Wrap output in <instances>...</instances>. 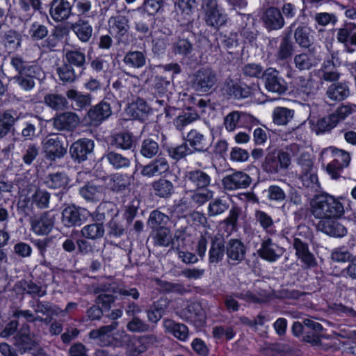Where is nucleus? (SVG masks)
Listing matches in <instances>:
<instances>
[{
  "mask_svg": "<svg viewBox=\"0 0 356 356\" xmlns=\"http://www.w3.org/2000/svg\"><path fill=\"white\" fill-rule=\"evenodd\" d=\"M21 35L12 29L6 31L2 38L3 45L9 54L16 51L21 47Z\"/></svg>",
  "mask_w": 356,
  "mask_h": 356,
  "instance_id": "a19ab883",
  "label": "nucleus"
},
{
  "mask_svg": "<svg viewBox=\"0 0 356 356\" xmlns=\"http://www.w3.org/2000/svg\"><path fill=\"white\" fill-rule=\"evenodd\" d=\"M93 149V141L83 138L72 143L70 153L74 161L81 163L88 159V156L92 152Z\"/></svg>",
  "mask_w": 356,
  "mask_h": 356,
  "instance_id": "f3484780",
  "label": "nucleus"
},
{
  "mask_svg": "<svg viewBox=\"0 0 356 356\" xmlns=\"http://www.w3.org/2000/svg\"><path fill=\"white\" fill-rule=\"evenodd\" d=\"M122 63L129 70H138L145 66L147 63V56L145 51H129L123 59Z\"/></svg>",
  "mask_w": 356,
  "mask_h": 356,
  "instance_id": "c756f323",
  "label": "nucleus"
},
{
  "mask_svg": "<svg viewBox=\"0 0 356 356\" xmlns=\"http://www.w3.org/2000/svg\"><path fill=\"white\" fill-rule=\"evenodd\" d=\"M44 102L54 110H63L67 107V101L65 97L58 94H49L44 97Z\"/></svg>",
  "mask_w": 356,
  "mask_h": 356,
  "instance_id": "774afa93",
  "label": "nucleus"
},
{
  "mask_svg": "<svg viewBox=\"0 0 356 356\" xmlns=\"http://www.w3.org/2000/svg\"><path fill=\"white\" fill-rule=\"evenodd\" d=\"M293 92L299 98L307 99L316 93L317 88L315 86V82L312 79H307L303 76H300L295 80Z\"/></svg>",
  "mask_w": 356,
  "mask_h": 356,
  "instance_id": "6ab92c4d",
  "label": "nucleus"
},
{
  "mask_svg": "<svg viewBox=\"0 0 356 356\" xmlns=\"http://www.w3.org/2000/svg\"><path fill=\"white\" fill-rule=\"evenodd\" d=\"M318 229L325 234L341 238L347 234L346 227L337 221V219H329L319 221Z\"/></svg>",
  "mask_w": 356,
  "mask_h": 356,
  "instance_id": "b1692460",
  "label": "nucleus"
},
{
  "mask_svg": "<svg viewBox=\"0 0 356 356\" xmlns=\"http://www.w3.org/2000/svg\"><path fill=\"white\" fill-rule=\"evenodd\" d=\"M293 247L296 250V256L307 267L316 265V262L314 256L309 250L307 238H302L301 232L296 234L293 241Z\"/></svg>",
  "mask_w": 356,
  "mask_h": 356,
  "instance_id": "4468645a",
  "label": "nucleus"
},
{
  "mask_svg": "<svg viewBox=\"0 0 356 356\" xmlns=\"http://www.w3.org/2000/svg\"><path fill=\"white\" fill-rule=\"evenodd\" d=\"M66 97L72 102L75 110L81 111L91 104L92 96L83 94L75 89H70L66 92Z\"/></svg>",
  "mask_w": 356,
  "mask_h": 356,
  "instance_id": "c9c22d12",
  "label": "nucleus"
},
{
  "mask_svg": "<svg viewBox=\"0 0 356 356\" xmlns=\"http://www.w3.org/2000/svg\"><path fill=\"white\" fill-rule=\"evenodd\" d=\"M49 13L55 22H63L72 15V6L67 0H52Z\"/></svg>",
  "mask_w": 356,
  "mask_h": 356,
  "instance_id": "2eb2a0df",
  "label": "nucleus"
},
{
  "mask_svg": "<svg viewBox=\"0 0 356 356\" xmlns=\"http://www.w3.org/2000/svg\"><path fill=\"white\" fill-rule=\"evenodd\" d=\"M31 307L36 314H41L47 316H58L61 312V308L58 305L47 301L36 300L31 303Z\"/></svg>",
  "mask_w": 356,
  "mask_h": 356,
  "instance_id": "58836bf2",
  "label": "nucleus"
},
{
  "mask_svg": "<svg viewBox=\"0 0 356 356\" xmlns=\"http://www.w3.org/2000/svg\"><path fill=\"white\" fill-rule=\"evenodd\" d=\"M226 254L229 259L241 261L245 255L243 243L238 239H230L225 245Z\"/></svg>",
  "mask_w": 356,
  "mask_h": 356,
  "instance_id": "f704fd0d",
  "label": "nucleus"
},
{
  "mask_svg": "<svg viewBox=\"0 0 356 356\" xmlns=\"http://www.w3.org/2000/svg\"><path fill=\"white\" fill-rule=\"evenodd\" d=\"M159 145L152 138H147L142 141L140 152L141 155L147 159H152L159 152Z\"/></svg>",
  "mask_w": 356,
  "mask_h": 356,
  "instance_id": "69168bd1",
  "label": "nucleus"
},
{
  "mask_svg": "<svg viewBox=\"0 0 356 356\" xmlns=\"http://www.w3.org/2000/svg\"><path fill=\"white\" fill-rule=\"evenodd\" d=\"M193 51L192 42L184 37H178L172 45V52L184 57L189 56Z\"/></svg>",
  "mask_w": 356,
  "mask_h": 356,
  "instance_id": "8fccbe9b",
  "label": "nucleus"
},
{
  "mask_svg": "<svg viewBox=\"0 0 356 356\" xmlns=\"http://www.w3.org/2000/svg\"><path fill=\"white\" fill-rule=\"evenodd\" d=\"M350 94L348 86L343 83L331 84L327 89L326 96L332 102H340L345 99Z\"/></svg>",
  "mask_w": 356,
  "mask_h": 356,
  "instance_id": "ea45409f",
  "label": "nucleus"
},
{
  "mask_svg": "<svg viewBox=\"0 0 356 356\" xmlns=\"http://www.w3.org/2000/svg\"><path fill=\"white\" fill-rule=\"evenodd\" d=\"M295 51L293 42L288 35H285L280 40L278 44L275 57L277 61H285L291 58Z\"/></svg>",
  "mask_w": 356,
  "mask_h": 356,
  "instance_id": "e433bc0d",
  "label": "nucleus"
},
{
  "mask_svg": "<svg viewBox=\"0 0 356 356\" xmlns=\"http://www.w3.org/2000/svg\"><path fill=\"white\" fill-rule=\"evenodd\" d=\"M322 153L330 154L333 158V160L327 165L326 171L332 179H339L342 170L350 165L351 158L349 152L334 147H329Z\"/></svg>",
  "mask_w": 356,
  "mask_h": 356,
  "instance_id": "20e7f679",
  "label": "nucleus"
},
{
  "mask_svg": "<svg viewBox=\"0 0 356 356\" xmlns=\"http://www.w3.org/2000/svg\"><path fill=\"white\" fill-rule=\"evenodd\" d=\"M225 252L224 238L216 235L211 238L210 248L209 250V262L211 264H216L221 261Z\"/></svg>",
  "mask_w": 356,
  "mask_h": 356,
  "instance_id": "a878e982",
  "label": "nucleus"
},
{
  "mask_svg": "<svg viewBox=\"0 0 356 356\" xmlns=\"http://www.w3.org/2000/svg\"><path fill=\"white\" fill-rule=\"evenodd\" d=\"M56 73L59 79L64 83H72L79 78L74 67L67 64L63 63L56 68Z\"/></svg>",
  "mask_w": 356,
  "mask_h": 356,
  "instance_id": "de8ad7c7",
  "label": "nucleus"
},
{
  "mask_svg": "<svg viewBox=\"0 0 356 356\" xmlns=\"http://www.w3.org/2000/svg\"><path fill=\"white\" fill-rule=\"evenodd\" d=\"M65 59L67 64L79 68H83L86 64L85 54L77 49L67 51L65 53Z\"/></svg>",
  "mask_w": 356,
  "mask_h": 356,
  "instance_id": "338daca9",
  "label": "nucleus"
},
{
  "mask_svg": "<svg viewBox=\"0 0 356 356\" xmlns=\"http://www.w3.org/2000/svg\"><path fill=\"white\" fill-rule=\"evenodd\" d=\"M18 119L17 111L13 109L0 113V140L8 135Z\"/></svg>",
  "mask_w": 356,
  "mask_h": 356,
  "instance_id": "7c9ffc66",
  "label": "nucleus"
},
{
  "mask_svg": "<svg viewBox=\"0 0 356 356\" xmlns=\"http://www.w3.org/2000/svg\"><path fill=\"white\" fill-rule=\"evenodd\" d=\"M47 186L52 189H64L68 184V178L63 172L49 174L45 181Z\"/></svg>",
  "mask_w": 356,
  "mask_h": 356,
  "instance_id": "3c124183",
  "label": "nucleus"
},
{
  "mask_svg": "<svg viewBox=\"0 0 356 356\" xmlns=\"http://www.w3.org/2000/svg\"><path fill=\"white\" fill-rule=\"evenodd\" d=\"M107 186L113 191H124L129 185L128 177L121 174H115L108 179Z\"/></svg>",
  "mask_w": 356,
  "mask_h": 356,
  "instance_id": "6e6d98bb",
  "label": "nucleus"
},
{
  "mask_svg": "<svg viewBox=\"0 0 356 356\" xmlns=\"http://www.w3.org/2000/svg\"><path fill=\"white\" fill-rule=\"evenodd\" d=\"M312 215L322 221L338 219L344 214L343 204L334 196L328 194L317 195L311 202Z\"/></svg>",
  "mask_w": 356,
  "mask_h": 356,
  "instance_id": "f03ea898",
  "label": "nucleus"
},
{
  "mask_svg": "<svg viewBox=\"0 0 356 356\" xmlns=\"http://www.w3.org/2000/svg\"><path fill=\"white\" fill-rule=\"evenodd\" d=\"M79 193L86 201L97 202L104 194V187L93 182H88L80 188Z\"/></svg>",
  "mask_w": 356,
  "mask_h": 356,
  "instance_id": "473e14b6",
  "label": "nucleus"
},
{
  "mask_svg": "<svg viewBox=\"0 0 356 356\" xmlns=\"http://www.w3.org/2000/svg\"><path fill=\"white\" fill-rule=\"evenodd\" d=\"M15 346L22 353H26L35 347V342L30 334V327L27 324H24L15 337Z\"/></svg>",
  "mask_w": 356,
  "mask_h": 356,
  "instance_id": "bb28decb",
  "label": "nucleus"
},
{
  "mask_svg": "<svg viewBox=\"0 0 356 356\" xmlns=\"http://www.w3.org/2000/svg\"><path fill=\"white\" fill-rule=\"evenodd\" d=\"M108 162L115 169L128 168L131 164V160L115 151H109L105 155Z\"/></svg>",
  "mask_w": 356,
  "mask_h": 356,
  "instance_id": "603ef678",
  "label": "nucleus"
},
{
  "mask_svg": "<svg viewBox=\"0 0 356 356\" xmlns=\"http://www.w3.org/2000/svg\"><path fill=\"white\" fill-rule=\"evenodd\" d=\"M254 218L263 230L268 235H275L277 230L275 228L274 220L270 215L261 210L255 211Z\"/></svg>",
  "mask_w": 356,
  "mask_h": 356,
  "instance_id": "c03bdc74",
  "label": "nucleus"
},
{
  "mask_svg": "<svg viewBox=\"0 0 356 356\" xmlns=\"http://www.w3.org/2000/svg\"><path fill=\"white\" fill-rule=\"evenodd\" d=\"M79 117L74 112H64L53 119L54 127L59 131H72L79 124Z\"/></svg>",
  "mask_w": 356,
  "mask_h": 356,
  "instance_id": "aec40b11",
  "label": "nucleus"
},
{
  "mask_svg": "<svg viewBox=\"0 0 356 356\" xmlns=\"http://www.w3.org/2000/svg\"><path fill=\"white\" fill-rule=\"evenodd\" d=\"M284 253V248L274 243L269 237H265L261 243L258 254L261 258L269 262L277 261Z\"/></svg>",
  "mask_w": 356,
  "mask_h": 356,
  "instance_id": "dca6fc26",
  "label": "nucleus"
},
{
  "mask_svg": "<svg viewBox=\"0 0 356 356\" xmlns=\"http://www.w3.org/2000/svg\"><path fill=\"white\" fill-rule=\"evenodd\" d=\"M134 136L128 131L120 132L111 137V145L124 150L131 149L134 146Z\"/></svg>",
  "mask_w": 356,
  "mask_h": 356,
  "instance_id": "37998d69",
  "label": "nucleus"
},
{
  "mask_svg": "<svg viewBox=\"0 0 356 356\" xmlns=\"http://www.w3.org/2000/svg\"><path fill=\"white\" fill-rule=\"evenodd\" d=\"M178 21L182 26H186L188 30L193 29L194 21L193 13L196 7L195 0H178L176 3Z\"/></svg>",
  "mask_w": 356,
  "mask_h": 356,
  "instance_id": "f8f14e48",
  "label": "nucleus"
},
{
  "mask_svg": "<svg viewBox=\"0 0 356 356\" xmlns=\"http://www.w3.org/2000/svg\"><path fill=\"white\" fill-rule=\"evenodd\" d=\"M252 183L251 177L243 171H235L222 179V185L225 191H233L248 188Z\"/></svg>",
  "mask_w": 356,
  "mask_h": 356,
  "instance_id": "9b49d317",
  "label": "nucleus"
},
{
  "mask_svg": "<svg viewBox=\"0 0 356 356\" xmlns=\"http://www.w3.org/2000/svg\"><path fill=\"white\" fill-rule=\"evenodd\" d=\"M291 164L288 153L283 150L273 151L267 154L262 164L263 170L268 173L276 174L286 170Z\"/></svg>",
  "mask_w": 356,
  "mask_h": 356,
  "instance_id": "423d86ee",
  "label": "nucleus"
},
{
  "mask_svg": "<svg viewBox=\"0 0 356 356\" xmlns=\"http://www.w3.org/2000/svg\"><path fill=\"white\" fill-rule=\"evenodd\" d=\"M169 220L170 218L168 216L158 210H154L149 215L147 223L150 228L156 230L161 228H167L165 226Z\"/></svg>",
  "mask_w": 356,
  "mask_h": 356,
  "instance_id": "864d4df0",
  "label": "nucleus"
},
{
  "mask_svg": "<svg viewBox=\"0 0 356 356\" xmlns=\"http://www.w3.org/2000/svg\"><path fill=\"white\" fill-rule=\"evenodd\" d=\"M336 39L338 42L343 44L348 53H353L356 46V24L346 23L342 27L334 29Z\"/></svg>",
  "mask_w": 356,
  "mask_h": 356,
  "instance_id": "9d476101",
  "label": "nucleus"
},
{
  "mask_svg": "<svg viewBox=\"0 0 356 356\" xmlns=\"http://www.w3.org/2000/svg\"><path fill=\"white\" fill-rule=\"evenodd\" d=\"M118 326L117 321H113L111 325H104L99 329L92 330L89 333L90 339L97 340L102 346H107L112 343V332Z\"/></svg>",
  "mask_w": 356,
  "mask_h": 356,
  "instance_id": "393cba45",
  "label": "nucleus"
},
{
  "mask_svg": "<svg viewBox=\"0 0 356 356\" xmlns=\"http://www.w3.org/2000/svg\"><path fill=\"white\" fill-rule=\"evenodd\" d=\"M109 30L115 35L118 39H121L129 29L128 19L122 15L111 17L108 20Z\"/></svg>",
  "mask_w": 356,
  "mask_h": 356,
  "instance_id": "72a5a7b5",
  "label": "nucleus"
},
{
  "mask_svg": "<svg viewBox=\"0 0 356 356\" xmlns=\"http://www.w3.org/2000/svg\"><path fill=\"white\" fill-rule=\"evenodd\" d=\"M229 209V204L225 200L221 198H215L210 201L207 212L208 216L214 217L224 213Z\"/></svg>",
  "mask_w": 356,
  "mask_h": 356,
  "instance_id": "680f3d73",
  "label": "nucleus"
},
{
  "mask_svg": "<svg viewBox=\"0 0 356 356\" xmlns=\"http://www.w3.org/2000/svg\"><path fill=\"white\" fill-rule=\"evenodd\" d=\"M223 90L228 96L236 99L245 98L250 94L248 89L241 87L231 79L225 81Z\"/></svg>",
  "mask_w": 356,
  "mask_h": 356,
  "instance_id": "49530a36",
  "label": "nucleus"
},
{
  "mask_svg": "<svg viewBox=\"0 0 356 356\" xmlns=\"http://www.w3.org/2000/svg\"><path fill=\"white\" fill-rule=\"evenodd\" d=\"M42 150L45 158L51 161L63 158L67 150V144L63 136L49 134L42 141Z\"/></svg>",
  "mask_w": 356,
  "mask_h": 356,
  "instance_id": "39448f33",
  "label": "nucleus"
},
{
  "mask_svg": "<svg viewBox=\"0 0 356 356\" xmlns=\"http://www.w3.org/2000/svg\"><path fill=\"white\" fill-rule=\"evenodd\" d=\"M178 314L179 317L186 322L193 323L196 327H201L206 323V314L200 303L191 302L187 303Z\"/></svg>",
  "mask_w": 356,
  "mask_h": 356,
  "instance_id": "6e6552de",
  "label": "nucleus"
},
{
  "mask_svg": "<svg viewBox=\"0 0 356 356\" xmlns=\"http://www.w3.org/2000/svg\"><path fill=\"white\" fill-rule=\"evenodd\" d=\"M71 29L82 42H88L92 35V27L86 19H79L72 24Z\"/></svg>",
  "mask_w": 356,
  "mask_h": 356,
  "instance_id": "4c0bfd02",
  "label": "nucleus"
},
{
  "mask_svg": "<svg viewBox=\"0 0 356 356\" xmlns=\"http://www.w3.org/2000/svg\"><path fill=\"white\" fill-rule=\"evenodd\" d=\"M40 154V147L33 143L24 145L22 150V159L25 165H31Z\"/></svg>",
  "mask_w": 356,
  "mask_h": 356,
  "instance_id": "bf43d9fd",
  "label": "nucleus"
},
{
  "mask_svg": "<svg viewBox=\"0 0 356 356\" xmlns=\"http://www.w3.org/2000/svg\"><path fill=\"white\" fill-rule=\"evenodd\" d=\"M167 298L159 299L147 312L148 321L156 323L163 316L168 307Z\"/></svg>",
  "mask_w": 356,
  "mask_h": 356,
  "instance_id": "a18cd8bd",
  "label": "nucleus"
},
{
  "mask_svg": "<svg viewBox=\"0 0 356 356\" xmlns=\"http://www.w3.org/2000/svg\"><path fill=\"white\" fill-rule=\"evenodd\" d=\"M261 19L264 26L269 31L281 29L285 24L282 13L275 7L267 8Z\"/></svg>",
  "mask_w": 356,
  "mask_h": 356,
  "instance_id": "412c9836",
  "label": "nucleus"
},
{
  "mask_svg": "<svg viewBox=\"0 0 356 356\" xmlns=\"http://www.w3.org/2000/svg\"><path fill=\"white\" fill-rule=\"evenodd\" d=\"M211 182L209 175L202 170H194L186 174V184L195 190H206Z\"/></svg>",
  "mask_w": 356,
  "mask_h": 356,
  "instance_id": "a211bd4d",
  "label": "nucleus"
},
{
  "mask_svg": "<svg viewBox=\"0 0 356 356\" xmlns=\"http://www.w3.org/2000/svg\"><path fill=\"white\" fill-rule=\"evenodd\" d=\"M241 214V209L237 206H233L229 211V214L222 221V224L226 226L229 232H234L238 228V218Z\"/></svg>",
  "mask_w": 356,
  "mask_h": 356,
  "instance_id": "13d9d810",
  "label": "nucleus"
},
{
  "mask_svg": "<svg viewBox=\"0 0 356 356\" xmlns=\"http://www.w3.org/2000/svg\"><path fill=\"white\" fill-rule=\"evenodd\" d=\"M205 21L208 26L218 28L225 24L227 16L218 7L205 13Z\"/></svg>",
  "mask_w": 356,
  "mask_h": 356,
  "instance_id": "09e8293b",
  "label": "nucleus"
},
{
  "mask_svg": "<svg viewBox=\"0 0 356 356\" xmlns=\"http://www.w3.org/2000/svg\"><path fill=\"white\" fill-rule=\"evenodd\" d=\"M155 194L161 197H168L174 192L173 184L171 181L160 179L152 184Z\"/></svg>",
  "mask_w": 356,
  "mask_h": 356,
  "instance_id": "4d7b16f0",
  "label": "nucleus"
},
{
  "mask_svg": "<svg viewBox=\"0 0 356 356\" xmlns=\"http://www.w3.org/2000/svg\"><path fill=\"white\" fill-rule=\"evenodd\" d=\"M149 111V106L140 98H137L129 104L127 108V114L133 118L140 121H144L147 119Z\"/></svg>",
  "mask_w": 356,
  "mask_h": 356,
  "instance_id": "2f4dec72",
  "label": "nucleus"
},
{
  "mask_svg": "<svg viewBox=\"0 0 356 356\" xmlns=\"http://www.w3.org/2000/svg\"><path fill=\"white\" fill-rule=\"evenodd\" d=\"M298 19L295 20L289 27L293 31L295 42L302 49H309L315 42L314 31L305 23L298 24Z\"/></svg>",
  "mask_w": 356,
  "mask_h": 356,
  "instance_id": "0eeeda50",
  "label": "nucleus"
},
{
  "mask_svg": "<svg viewBox=\"0 0 356 356\" xmlns=\"http://www.w3.org/2000/svg\"><path fill=\"white\" fill-rule=\"evenodd\" d=\"M55 217L50 212H43L41 215L31 218L32 231L37 235H47L54 226Z\"/></svg>",
  "mask_w": 356,
  "mask_h": 356,
  "instance_id": "ddd939ff",
  "label": "nucleus"
},
{
  "mask_svg": "<svg viewBox=\"0 0 356 356\" xmlns=\"http://www.w3.org/2000/svg\"><path fill=\"white\" fill-rule=\"evenodd\" d=\"M82 222L80 210L74 206H69L62 211V222L65 227L80 225Z\"/></svg>",
  "mask_w": 356,
  "mask_h": 356,
  "instance_id": "79ce46f5",
  "label": "nucleus"
},
{
  "mask_svg": "<svg viewBox=\"0 0 356 356\" xmlns=\"http://www.w3.org/2000/svg\"><path fill=\"white\" fill-rule=\"evenodd\" d=\"M217 82V72L209 67H201L190 76L191 87L198 93L209 92Z\"/></svg>",
  "mask_w": 356,
  "mask_h": 356,
  "instance_id": "7ed1b4c3",
  "label": "nucleus"
},
{
  "mask_svg": "<svg viewBox=\"0 0 356 356\" xmlns=\"http://www.w3.org/2000/svg\"><path fill=\"white\" fill-rule=\"evenodd\" d=\"M293 110L284 107H277L273 113V122L278 125L286 124L293 118Z\"/></svg>",
  "mask_w": 356,
  "mask_h": 356,
  "instance_id": "052dcab7",
  "label": "nucleus"
},
{
  "mask_svg": "<svg viewBox=\"0 0 356 356\" xmlns=\"http://www.w3.org/2000/svg\"><path fill=\"white\" fill-rule=\"evenodd\" d=\"M155 245L168 247L172 242L170 231L168 228H161L154 230L152 235Z\"/></svg>",
  "mask_w": 356,
  "mask_h": 356,
  "instance_id": "e2e57ef3",
  "label": "nucleus"
},
{
  "mask_svg": "<svg viewBox=\"0 0 356 356\" xmlns=\"http://www.w3.org/2000/svg\"><path fill=\"white\" fill-rule=\"evenodd\" d=\"M293 64L296 68L300 71L309 70L314 65V58L307 53L302 52L295 55Z\"/></svg>",
  "mask_w": 356,
  "mask_h": 356,
  "instance_id": "0e129e2a",
  "label": "nucleus"
},
{
  "mask_svg": "<svg viewBox=\"0 0 356 356\" xmlns=\"http://www.w3.org/2000/svg\"><path fill=\"white\" fill-rule=\"evenodd\" d=\"M81 232L83 237L91 240H96L104 236V227L102 223H92L84 226Z\"/></svg>",
  "mask_w": 356,
  "mask_h": 356,
  "instance_id": "5fc2aeb1",
  "label": "nucleus"
},
{
  "mask_svg": "<svg viewBox=\"0 0 356 356\" xmlns=\"http://www.w3.org/2000/svg\"><path fill=\"white\" fill-rule=\"evenodd\" d=\"M165 332L172 334L181 341H186L189 337L188 327L181 323H177L172 319L166 318L163 321Z\"/></svg>",
  "mask_w": 356,
  "mask_h": 356,
  "instance_id": "c85d7f7f",
  "label": "nucleus"
},
{
  "mask_svg": "<svg viewBox=\"0 0 356 356\" xmlns=\"http://www.w3.org/2000/svg\"><path fill=\"white\" fill-rule=\"evenodd\" d=\"M111 113L110 104L103 100L89 109L88 116L91 123L98 124L108 118L111 115Z\"/></svg>",
  "mask_w": 356,
  "mask_h": 356,
  "instance_id": "cd10ccee",
  "label": "nucleus"
},
{
  "mask_svg": "<svg viewBox=\"0 0 356 356\" xmlns=\"http://www.w3.org/2000/svg\"><path fill=\"white\" fill-rule=\"evenodd\" d=\"M170 169L168 161L165 157L158 156L148 164L144 165L141 170V175L152 177L159 176L167 172Z\"/></svg>",
  "mask_w": 356,
  "mask_h": 356,
  "instance_id": "4be33fe9",
  "label": "nucleus"
},
{
  "mask_svg": "<svg viewBox=\"0 0 356 356\" xmlns=\"http://www.w3.org/2000/svg\"><path fill=\"white\" fill-rule=\"evenodd\" d=\"M185 140L194 152H206L211 146V142L207 137L196 129H191Z\"/></svg>",
  "mask_w": 356,
  "mask_h": 356,
  "instance_id": "5701e85b",
  "label": "nucleus"
},
{
  "mask_svg": "<svg viewBox=\"0 0 356 356\" xmlns=\"http://www.w3.org/2000/svg\"><path fill=\"white\" fill-rule=\"evenodd\" d=\"M10 64L17 72L14 80L22 89L29 91L35 85V81L45 79V74L40 66L24 60L19 56H13Z\"/></svg>",
  "mask_w": 356,
  "mask_h": 356,
  "instance_id": "f257e3e1",
  "label": "nucleus"
},
{
  "mask_svg": "<svg viewBox=\"0 0 356 356\" xmlns=\"http://www.w3.org/2000/svg\"><path fill=\"white\" fill-rule=\"evenodd\" d=\"M262 79L265 88L270 92L283 95L287 91L288 88L285 80L275 68L266 69Z\"/></svg>",
  "mask_w": 356,
  "mask_h": 356,
  "instance_id": "1a4fd4ad",
  "label": "nucleus"
}]
</instances>
